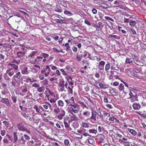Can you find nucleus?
<instances>
[{
    "label": "nucleus",
    "mask_w": 146,
    "mask_h": 146,
    "mask_svg": "<svg viewBox=\"0 0 146 146\" xmlns=\"http://www.w3.org/2000/svg\"><path fill=\"white\" fill-rule=\"evenodd\" d=\"M64 144L66 145H68L69 144V141L68 139H66L64 141Z\"/></svg>",
    "instance_id": "obj_62"
},
{
    "label": "nucleus",
    "mask_w": 146,
    "mask_h": 146,
    "mask_svg": "<svg viewBox=\"0 0 146 146\" xmlns=\"http://www.w3.org/2000/svg\"><path fill=\"white\" fill-rule=\"evenodd\" d=\"M17 56H16V58H21V57H23L24 56L25 54V52H21L19 51L17 52Z\"/></svg>",
    "instance_id": "obj_12"
},
{
    "label": "nucleus",
    "mask_w": 146,
    "mask_h": 146,
    "mask_svg": "<svg viewBox=\"0 0 146 146\" xmlns=\"http://www.w3.org/2000/svg\"><path fill=\"white\" fill-rule=\"evenodd\" d=\"M16 75L17 76V77H18V79H20L21 77V75L20 72H18L16 73Z\"/></svg>",
    "instance_id": "obj_46"
},
{
    "label": "nucleus",
    "mask_w": 146,
    "mask_h": 146,
    "mask_svg": "<svg viewBox=\"0 0 146 146\" xmlns=\"http://www.w3.org/2000/svg\"><path fill=\"white\" fill-rule=\"evenodd\" d=\"M105 62L104 61H101L99 63V64L98 66H104V65L105 64Z\"/></svg>",
    "instance_id": "obj_48"
},
{
    "label": "nucleus",
    "mask_w": 146,
    "mask_h": 146,
    "mask_svg": "<svg viewBox=\"0 0 146 146\" xmlns=\"http://www.w3.org/2000/svg\"><path fill=\"white\" fill-rule=\"evenodd\" d=\"M32 86L35 88H38L39 86V84L36 83H34L32 84Z\"/></svg>",
    "instance_id": "obj_58"
},
{
    "label": "nucleus",
    "mask_w": 146,
    "mask_h": 146,
    "mask_svg": "<svg viewBox=\"0 0 146 146\" xmlns=\"http://www.w3.org/2000/svg\"><path fill=\"white\" fill-rule=\"evenodd\" d=\"M125 71L127 74L129 75L131 74L133 76H135L139 78V76H137L136 74H135L133 71L132 70L131 68H127L125 70Z\"/></svg>",
    "instance_id": "obj_3"
},
{
    "label": "nucleus",
    "mask_w": 146,
    "mask_h": 146,
    "mask_svg": "<svg viewBox=\"0 0 146 146\" xmlns=\"http://www.w3.org/2000/svg\"><path fill=\"white\" fill-rule=\"evenodd\" d=\"M14 142H16L17 140L18 139V137L16 135V133L15 132H14Z\"/></svg>",
    "instance_id": "obj_43"
},
{
    "label": "nucleus",
    "mask_w": 146,
    "mask_h": 146,
    "mask_svg": "<svg viewBox=\"0 0 146 146\" xmlns=\"http://www.w3.org/2000/svg\"><path fill=\"white\" fill-rule=\"evenodd\" d=\"M44 103L47 104L48 107H49L50 110L51 111L52 110V107L51 105L49 102H44Z\"/></svg>",
    "instance_id": "obj_40"
},
{
    "label": "nucleus",
    "mask_w": 146,
    "mask_h": 146,
    "mask_svg": "<svg viewBox=\"0 0 146 146\" xmlns=\"http://www.w3.org/2000/svg\"><path fill=\"white\" fill-rule=\"evenodd\" d=\"M88 142L89 143L91 144H93L95 143L94 140L92 138L89 139L88 140Z\"/></svg>",
    "instance_id": "obj_35"
},
{
    "label": "nucleus",
    "mask_w": 146,
    "mask_h": 146,
    "mask_svg": "<svg viewBox=\"0 0 146 146\" xmlns=\"http://www.w3.org/2000/svg\"><path fill=\"white\" fill-rule=\"evenodd\" d=\"M37 58L38 60V63H39V62H41L43 58L42 57H40L39 56H37Z\"/></svg>",
    "instance_id": "obj_50"
},
{
    "label": "nucleus",
    "mask_w": 146,
    "mask_h": 146,
    "mask_svg": "<svg viewBox=\"0 0 146 146\" xmlns=\"http://www.w3.org/2000/svg\"><path fill=\"white\" fill-rule=\"evenodd\" d=\"M64 124L66 128H68L70 127L69 125L67 122L66 121L64 122Z\"/></svg>",
    "instance_id": "obj_59"
},
{
    "label": "nucleus",
    "mask_w": 146,
    "mask_h": 146,
    "mask_svg": "<svg viewBox=\"0 0 146 146\" xmlns=\"http://www.w3.org/2000/svg\"><path fill=\"white\" fill-rule=\"evenodd\" d=\"M21 89L22 93H25L28 91V87L26 85L22 86Z\"/></svg>",
    "instance_id": "obj_15"
},
{
    "label": "nucleus",
    "mask_w": 146,
    "mask_h": 146,
    "mask_svg": "<svg viewBox=\"0 0 146 146\" xmlns=\"http://www.w3.org/2000/svg\"><path fill=\"white\" fill-rule=\"evenodd\" d=\"M74 87L73 86H71V87L68 86V94L70 95V94H73V88Z\"/></svg>",
    "instance_id": "obj_19"
},
{
    "label": "nucleus",
    "mask_w": 146,
    "mask_h": 146,
    "mask_svg": "<svg viewBox=\"0 0 146 146\" xmlns=\"http://www.w3.org/2000/svg\"><path fill=\"white\" fill-rule=\"evenodd\" d=\"M105 18L107 20L111 21L113 22L114 21V20L113 19L108 17L105 16Z\"/></svg>",
    "instance_id": "obj_49"
},
{
    "label": "nucleus",
    "mask_w": 146,
    "mask_h": 146,
    "mask_svg": "<svg viewBox=\"0 0 146 146\" xmlns=\"http://www.w3.org/2000/svg\"><path fill=\"white\" fill-rule=\"evenodd\" d=\"M50 66H51V65H47L46 68L42 70L41 73L42 74H44L45 72L44 75L46 77H47L49 74L50 71Z\"/></svg>",
    "instance_id": "obj_2"
},
{
    "label": "nucleus",
    "mask_w": 146,
    "mask_h": 146,
    "mask_svg": "<svg viewBox=\"0 0 146 146\" xmlns=\"http://www.w3.org/2000/svg\"><path fill=\"white\" fill-rule=\"evenodd\" d=\"M1 102L6 104L8 105L9 104V100L7 98H2L1 100Z\"/></svg>",
    "instance_id": "obj_17"
},
{
    "label": "nucleus",
    "mask_w": 146,
    "mask_h": 146,
    "mask_svg": "<svg viewBox=\"0 0 146 146\" xmlns=\"http://www.w3.org/2000/svg\"><path fill=\"white\" fill-rule=\"evenodd\" d=\"M136 24V22L135 21H132L130 22L129 25H131L134 26Z\"/></svg>",
    "instance_id": "obj_57"
},
{
    "label": "nucleus",
    "mask_w": 146,
    "mask_h": 146,
    "mask_svg": "<svg viewBox=\"0 0 146 146\" xmlns=\"http://www.w3.org/2000/svg\"><path fill=\"white\" fill-rule=\"evenodd\" d=\"M37 52H38L37 51H33L30 54L29 56V57L30 58H33L36 54L37 53Z\"/></svg>",
    "instance_id": "obj_25"
},
{
    "label": "nucleus",
    "mask_w": 146,
    "mask_h": 146,
    "mask_svg": "<svg viewBox=\"0 0 146 146\" xmlns=\"http://www.w3.org/2000/svg\"><path fill=\"white\" fill-rule=\"evenodd\" d=\"M81 126L82 127L84 128H88L89 127V125L87 123L84 122L82 123L81 124Z\"/></svg>",
    "instance_id": "obj_28"
},
{
    "label": "nucleus",
    "mask_w": 146,
    "mask_h": 146,
    "mask_svg": "<svg viewBox=\"0 0 146 146\" xmlns=\"http://www.w3.org/2000/svg\"><path fill=\"white\" fill-rule=\"evenodd\" d=\"M13 63H15L17 64H20V60H13Z\"/></svg>",
    "instance_id": "obj_51"
},
{
    "label": "nucleus",
    "mask_w": 146,
    "mask_h": 146,
    "mask_svg": "<svg viewBox=\"0 0 146 146\" xmlns=\"http://www.w3.org/2000/svg\"><path fill=\"white\" fill-rule=\"evenodd\" d=\"M44 90V86H42L40 87H38L37 88V91L39 92H41Z\"/></svg>",
    "instance_id": "obj_27"
},
{
    "label": "nucleus",
    "mask_w": 146,
    "mask_h": 146,
    "mask_svg": "<svg viewBox=\"0 0 146 146\" xmlns=\"http://www.w3.org/2000/svg\"><path fill=\"white\" fill-rule=\"evenodd\" d=\"M129 132L134 135H135L137 134L136 132L133 129H129Z\"/></svg>",
    "instance_id": "obj_32"
},
{
    "label": "nucleus",
    "mask_w": 146,
    "mask_h": 146,
    "mask_svg": "<svg viewBox=\"0 0 146 146\" xmlns=\"http://www.w3.org/2000/svg\"><path fill=\"white\" fill-rule=\"evenodd\" d=\"M17 97L15 94H13L11 97V98L14 103H15L17 101Z\"/></svg>",
    "instance_id": "obj_21"
},
{
    "label": "nucleus",
    "mask_w": 146,
    "mask_h": 146,
    "mask_svg": "<svg viewBox=\"0 0 146 146\" xmlns=\"http://www.w3.org/2000/svg\"><path fill=\"white\" fill-rule=\"evenodd\" d=\"M84 23L88 25L89 26H90L91 25V23L89 22V21L87 20H86L84 21Z\"/></svg>",
    "instance_id": "obj_56"
},
{
    "label": "nucleus",
    "mask_w": 146,
    "mask_h": 146,
    "mask_svg": "<svg viewBox=\"0 0 146 146\" xmlns=\"http://www.w3.org/2000/svg\"><path fill=\"white\" fill-rule=\"evenodd\" d=\"M109 36L111 37H113L115 39H119L120 38V37L119 36L116 35H110Z\"/></svg>",
    "instance_id": "obj_38"
},
{
    "label": "nucleus",
    "mask_w": 146,
    "mask_h": 146,
    "mask_svg": "<svg viewBox=\"0 0 146 146\" xmlns=\"http://www.w3.org/2000/svg\"><path fill=\"white\" fill-rule=\"evenodd\" d=\"M98 25L96 26V27L98 28H101L103 27L104 25L102 23L99 22L98 23Z\"/></svg>",
    "instance_id": "obj_36"
},
{
    "label": "nucleus",
    "mask_w": 146,
    "mask_h": 146,
    "mask_svg": "<svg viewBox=\"0 0 146 146\" xmlns=\"http://www.w3.org/2000/svg\"><path fill=\"white\" fill-rule=\"evenodd\" d=\"M91 113L88 111H86L83 112V116L86 117L88 119H90V116Z\"/></svg>",
    "instance_id": "obj_6"
},
{
    "label": "nucleus",
    "mask_w": 146,
    "mask_h": 146,
    "mask_svg": "<svg viewBox=\"0 0 146 146\" xmlns=\"http://www.w3.org/2000/svg\"><path fill=\"white\" fill-rule=\"evenodd\" d=\"M72 115V116H71L70 117L71 122H72L73 121L76 120L77 119V118L76 115L74 114V115Z\"/></svg>",
    "instance_id": "obj_24"
},
{
    "label": "nucleus",
    "mask_w": 146,
    "mask_h": 146,
    "mask_svg": "<svg viewBox=\"0 0 146 146\" xmlns=\"http://www.w3.org/2000/svg\"><path fill=\"white\" fill-rule=\"evenodd\" d=\"M82 62L83 65V66L86 64L88 66L90 64V63L88 61H86L84 60H83L82 61Z\"/></svg>",
    "instance_id": "obj_30"
},
{
    "label": "nucleus",
    "mask_w": 146,
    "mask_h": 146,
    "mask_svg": "<svg viewBox=\"0 0 146 146\" xmlns=\"http://www.w3.org/2000/svg\"><path fill=\"white\" fill-rule=\"evenodd\" d=\"M97 114V113L95 111L92 110L91 112V116H90V119L93 120L94 121H96Z\"/></svg>",
    "instance_id": "obj_4"
},
{
    "label": "nucleus",
    "mask_w": 146,
    "mask_h": 146,
    "mask_svg": "<svg viewBox=\"0 0 146 146\" xmlns=\"http://www.w3.org/2000/svg\"><path fill=\"white\" fill-rule=\"evenodd\" d=\"M92 12L93 14H96L97 13V11L96 9L94 8L92 10Z\"/></svg>",
    "instance_id": "obj_64"
},
{
    "label": "nucleus",
    "mask_w": 146,
    "mask_h": 146,
    "mask_svg": "<svg viewBox=\"0 0 146 146\" xmlns=\"http://www.w3.org/2000/svg\"><path fill=\"white\" fill-rule=\"evenodd\" d=\"M124 85L122 83L120 84L119 86V89L120 91H121L123 90Z\"/></svg>",
    "instance_id": "obj_37"
},
{
    "label": "nucleus",
    "mask_w": 146,
    "mask_h": 146,
    "mask_svg": "<svg viewBox=\"0 0 146 146\" xmlns=\"http://www.w3.org/2000/svg\"><path fill=\"white\" fill-rule=\"evenodd\" d=\"M0 59L1 60L5 59V56L2 54L0 53Z\"/></svg>",
    "instance_id": "obj_60"
},
{
    "label": "nucleus",
    "mask_w": 146,
    "mask_h": 146,
    "mask_svg": "<svg viewBox=\"0 0 146 146\" xmlns=\"http://www.w3.org/2000/svg\"><path fill=\"white\" fill-rule=\"evenodd\" d=\"M34 109L35 110L36 112L38 113H40V109L37 106H35L34 107Z\"/></svg>",
    "instance_id": "obj_45"
},
{
    "label": "nucleus",
    "mask_w": 146,
    "mask_h": 146,
    "mask_svg": "<svg viewBox=\"0 0 146 146\" xmlns=\"http://www.w3.org/2000/svg\"><path fill=\"white\" fill-rule=\"evenodd\" d=\"M61 113L59 114V115L58 116V118L60 120L62 119L65 115V112L63 110H62Z\"/></svg>",
    "instance_id": "obj_14"
},
{
    "label": "nucleus",
    "mask_w": 146,
    "mask_h": 146,
    "mask_svg": "<svg viewBox=\"0 0 146 146\" xmlns=\"http://www.w3.org/2000/svg\"><path fill=\"white\" fill-rule=\"evenodd\" d=\"M6 74H8L11 77L14 74V73L12 69L10 68L6 70Z\"/></svg>",
    "instance_id": "obj_9"
},
{
    "label": "nucleus",
    "mask_w": 146,
    "mask_h": 146,
    "mask_svg": "<svg viewBox=\"0 0 146 146\" xmlns=\"http://www.w3.org/2000/svg\"><path fill=\"white\" fill-rule=\"evenodd\" d=\"M72 49L74 52H76L77 50V48L76 47L73 46L72 48Z\"/></svg>",
    "instance_id": "obj_63"
},
{
    "label": "nucleus",
    "mask_w": 146,
    "mask_h": 146,
    "mask_svg": "<svg viewBox=\"0 0 146 146\" xmlns=\"http://www.w3.org/2000/svg\"><path fill=\"white\" fill-rule=\"evenodd\" d=\"M27 70L28 68L27 66H24L21 69L22 73L23 74H28L29 72Z\"/></svg>",
    "instance_id": "obj_11"
},
{
    "label": "nucleus",
    "mask_w": 146,
    "mask_h": 146,
    "mask_svg": "<svg viewBox=\"0 0 146 146\" xmlns=\"http://www.w3.org/2000/svg\"><path fill=\"white\" fill-rule=\"evenodd\" d=\"M114 4L116 5L115 7H119L122 9H124L125 8L123 6L121 5L120 3L117 1H115L113 3Z\"/></svg>",
    "instance_id": "obj_7"
},
{
    "label": "nucleus",
    "mask_w": 146,
    "mask_h": 146,
    "mask_svg": "<svg viewBox=\"0 0 146 146\" xmlns=\"http://www.w3.org/2000/svg\"><path fill=\"white\" fill-rule=\"evenodd\" d=\"M59 91L61 92L64 94H65L66 91L65 89L64 86L60 87L59 88Z\"/></svg>",
    "instance_id": "obj_20"
},
{
    "label": "nucleus",
    "mask_w": 146,
    "mask_h": 146,
    "mask_svg": "<svg viewBox=\"0 0 146 146\" xmlns=\"http://www.w3.org/2000/svg\"><path fill=\"white\" fill-rule=\"evenodd\" d=\"M9 65L12 67V69H13L15 70H17L18 69V66L14 64L10 63L9 64Z\"/></svg>",
    "instance_id": "obj_22"
},
{
    "label": "nucleus",
    "mask_w": 146,
    "mask_h": 146,
    "mask_svg": "<svg viewBox=\"0 0 146 146\" xmlns=\"http://www.w3.org/2000/svg\"><path fill=\"white\" fill-rule=\"evenodd\" d=\"M137 97L135 98H133V97H132L131 98H130V97L129 98L131 99L130 101L132 102H135L136 100H137Z\"/></svg>",
    "instance_id": "obj_54"
},
{
    "label": "nucleus",
    "mask_w": 146,
    "mask_h": 146,
    "mask_svg": "<svg viewBox=\"0 0 146 146\" xmlns=\"http://www.w3.org/2000/svg\"><path fill=\"white\" fill-rule=\"evenodd\" d=\"M48 101H49L51 103H55L56 101V100L52 98H51L50 100H48Z\"/></svg>",
    "instance_id": "obj_53"
},
{
    "label": "nucleus",
    "mask_w": 146,
    "mask_h": 146,
    "mask_svg": "<svg viewBox=\"0 0 146 146\" xmlns=\"http://www.w3.org/2000/svg\"><path fill=\"white\" fill-rule=\"evenodd\" d=\"M99 5L101 7L103 8L107 9L110 7V6L109 5L104 3H101Z\"/></svg>",
    "instance_id": "obj_10"
},
{
    "label": "nucleus",
    "mask_w": 146,
    "mask_h": 146,
    "mask_svg": "<svg viewBox=\"0 0 146 146\" xmlns=\"http://www.w3.org/2000/svg\"><path fill=\"white\" fill-rule=\"evenodd\" d=\"M17 127L19 130L22 131H23L25 128V127H24L22 125L20 124H19L17 125Z\"/></svg>",
    "instance_id": "obj_29"
},
{
    "label": "nucleus",
    "mask_w": 146,
    "mask_h": 146,
    "mask_svg": "<svg viewBox=\"0 0 146 146\" xmlns=\"http://www.w3.org/2000/svg\"><path fill=\"white\" fill-rule=\"evenodd\" d=\"M3 123L4 124L5 126L7 127L9 125V123L6 121H3Z\"/></svg>",
    "instance_id": "obj_61"
},
{
    "label": "nucleus",
    "mask_w": 146,
    "mask_h": 146,
    "mask_svg": "<svg viewBox=\"0 0 146 146\" xmlns=\"http://www.w3.org/2000/svg\"><path fill=\"white\" fill-rule=\"evenodd\" d=\"M16 15L19 18V19L18 20L16 19L15 20V22H20L21 20L23 19L24 21H25V19H24L22 17L21 15L19 13H18L16 14Z\"/></svg>",
    "instance_id": "obj_18"
},
{
    "label": "nucleus",
    "mask_w": 146,
    "mask_h": 146,
    "mask_svg": "<svg viewBox=\"0 0 146 146\" xmlns=\"http://www.w3.org/2000/svg\"><path fill=\"white\" fill-rule=\"evenodd\" d=\"M98 112L97 113L98 115L102 119L103 118V116L102 115L101 111L100 110L98 111Z\"/></svg>",
    "instance_id": "obj_44"
},
{
    "label": "nucleus",
    "mask_w": 146,
    "mask_h": 146,
    "mask_svg": "<svg viewBox=\"0 0 146 146\" xmlns=\"http://www.w3.org/2000/svg\"><path fill=\"white\" fill-rule=\"evenodd\" d=\"M64 80L60 81L59 84V87L64 86Z\"/></svg>",
    "instance_id": "obj_39"
},
{
    "label": "nucleus",
    "mask_w": 146,
    "mask_h": 146,
    "mask_svg": "<svg viewBox=\"0 0 146 146\" xmlns=\"http://www.w3.org/2000/svg\"><path fill=\"white\" fill-rule=\"evenodd\" d=\"M89 132L91 133H97V130L96 129H91L89 130Z\"/></svg>",
    "instance_id": "obj_42"
},
{
    "label": "nucleus",
    "mask_w": 146,
    "mask_h": 146,
    "mask_svg": "<svg viewBox=\"0 0 146 146\" xmlns=\"http://www.w3.org/2000/svg\"><path fill=\"white\" fill-rule=\"evenodd\" d=\"M38 69H36L35 68L33 67L31 68V71L33 73H36L39 71Z\"/></svg>",
    "instance_id": "obj_31"
},
{
    "label": "nucleus",
    "mask_w": 146,
    "mask_h": 146,
    "mask_svg": "<svg viewBox=\"0 0 146 146\" xmlns=\"http://www.w3.org/2000/svg\"><path fill=\"white\" fill-rule=\"evenodd\" d=\"M64 103L62 100H60L58 101V106L59 108L62 107L64 106Z\"/></svg>",
    "instance_id": "obj_23"
},
{
    "label": "nucleus",
    "mask_w": 146,
    "mask_h": 146,
    "mask_svg": "<svg viewBox=\"0 0 146 146\" xmlns=\"http://www.w3.org/2000/svg\"><path fill=\"white\" fill-rule=\"evenodd\" d=\"M54 112L55 113H58L60 112V110L59 107L56 108L53 110Z\"/></svg>",
    "instance_id": "obj_41"
},
{
    "label": "nucleus",
    "mask_w": 146,
    "mask_h": 146,
    "mask_svg": "<svg viewBox=\"0 0 146 146\" xmlns=\"http://www.w3.org/2000/svg\"><path fill=\"white\" fill-rule=\"evenodd\" d=\"M125 62L126 63L130 64L132 63L133 61L131 58H127L126 59Z\"/></svg>",
    "instance_id": "obj_33"
},
{
    "label": "nucleus",
    "mask_w": 146,
    "mask_h": 146,
    "mask_svg": "<svg viewBox=\"0 0 146 146\" xmlns=\"http://www.w3.org/2000/svg\"><path fill=\"white\" fill-rule=\"evenodd\" d=\"M129 91V95L130 96V98L137 97V95L136 92V91L135 90L130 89Z\"/></svg>",
    "instance_id": "obj_5"
},
{
    "label": "nucleus",
    "mask_w": 146,
    "mask_h": 146,
    "mask_svg": "<svg viewBox=\"0 0 146 146\" xmlns=\"http://www.w3.org/2000/svg\"><path fill=\"white\" fill-rule=\"evenodd\" d=\"M23 136L26 140H28L30 139L29 137L26 134H24Z\"/></svg>",
    "instance_id": "obj_52"
},
{
    "label": "nucleus",
    "mask_w": 146,
    "mask_h": 146,
    "mask_svg": "<svg viewBox=\"0 0 146 146\" xmlns=\"http://www.w3.org/2000/svg\"><path fill=\"white\" fill-rule=\"evenodd\" d=\"M55 21L58 23H63V20H62L56 19Z\"/></svg>",
    "instance_id": "obj_55"
},
{
    "label": "nucleus",
    "mask_w": 146,
    "mask_h": 146,
    "mask_svg": "<svg viewBox=\"0 0 146 146\" xmlns=\"http://www.w3.org/2000/svg\"><path fill=\"white\" fill-rule=\"evenodd\" d=\"M64 13L65 14L69 16H71L72 15V14L70 11H65Z\"/></svg>",
    "instance_id": "obj_34"
},
{
    "label": "nucleus",
    "mask_w": 146,
    "mask_h": 146,
    "mask_svg": "<svg viewBox=\"0 0 146 146\" xmlns=\"http://www.w3.org/2000/svg\"><path fill=\"white\" fill-rule=\"evenodd\" d=\"M105 137L103 135H99V140L98 141L99 143H104V142Z\"/></svg>",
    "instance_id": "obj_13"
},
{
    "label": "nucleus",
    "mask_w": 146,
    "mask_h": 146,
    "mask_svg": "<svg viewBox=\"0 0 146 146\" xmlns=\"http://www.w3.org/2000/svg\"><path fill=\"white\" fill-rule=\"evenodd\" d=\"M69 112L72 115L78 113L80 110L79 106L77 104H70L69 105Z\"/></svg>",
    "instance_id": "obj_1"
},
{
    "label": "nucleus",
    "mask_w": 146,
    "mask_h": 146,
    "mask_svg": "<svg viewBox=\"0 0 146 146\" xmlns=\"http://www.w3.org/2000/svg\"><path fill=\"white\" fill-rule=\"evenodd\" d=\"M132 106L133 109L135 110H138L141 108V106L140 104L136 103H134Z\"/></svg>",
    "instance_id": "obj_8"
},
{
    "label": "nucleus",
    "mask_w": 146,
    "mask_h": 146,
    "mask_svg": "<svg viewBox=\"0 0 146 146\" xmlns=\"http://www.w3.org/2000/svg\"><path fill=\"white\" fill-rule=\"evenodd\" d=\"M110 68V65L109 63L106 64L105 66V70L106 72H108V70Z\"/></svg>",
    "instance_id": "obj_26"
},
{
    "label": "nucleus",
    "mask_w": 146,
    "mask_h": 146,
    "mask_svg": "<svg viewBox=\"0 0 146 146\" xmlns=\"http://www.w3.org/2000/svg\"><path fill=\"white\" fill-rule=\"evenodd\" d=\"M82 56L77 55L76 56V58L77 60L78 61H80L82 58Z\"/></svg>",
    "instance_id": "obj_47"
},
{
    "label": "nucleus",
    "mask_w": 146,
    "mask_h": 146,
    "mask_svg": "<svg viewBox=\"0 0 146 146\" xmlns=\"http://www.w3.org/2000/svg\"><path fill=\"white\" fill-rule=\"evenodd\" d=\"M67 81L69 84L72 86L74 85V81L72 80V78L70 76H68L67 78Z\"/></svg>",
    "instance_id": "obj_16"
}]
</instances>
